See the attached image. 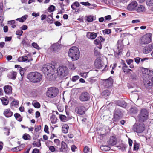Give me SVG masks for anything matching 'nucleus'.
Wrapping results in <instances>:
<instances>
[{
	"label": "nucleus",
	"instance_id": "obj_29",
	"mask_svg": "<svg viewBox=\"0 0 153 153\" xmlns=\"http://www.w3.org/2000/svg\"><path fill=\"white\" fill-rule=\"evenodd\" d=\"M69 126L67 124H65L63 126L62 128V131L64 133H67L68 132Z\"/></svg>",
	"mask_w": 153,
	"mask_h": 153
},
{
	"label": "nucleus",
	"instance_id": "obj_42",
	"mask_svg": "<svg viewBox=\"0 0 153 153\" xmlns=\"http://www.w3.org/2000/svg\"><path fill=\"white\" fill-rule=\"evenodd\" d=\"M139 144L138 143L135 142L134 145L133 151L137 150L139 148Z\"/></svg>",
	"mask_w": 153,
	"mask_h": 153
},
{
	"label": "nucleus",
	"instance_id": "obj_15",
	"mask_svg": "<svg viewBox=\"0 0 153 153\" xmlns=\"http://www.w3.org/2000/svg\"><path fill=\"white\" fill-rule=\"evenodd\" d=\"M4 89L6 94L10 95L11 94L12 92V87L9 85H6L4 87Z\"/></svg>",
	"mask_w": 153,
	"mask_h": 153
},
{
	"label": "nucleus",
	"instance_id": "obj_31",
	"mask_svg": "<svg viewBox=\"0 0 153 153\" xmlns=\"http://www.w3.org/2000/svg\"><path fill=\"white\" fill-rule=\"evenodd\" d=\"M34 147H39L41 146L40 139L37 140V141H34L33 143Z\"/></svg>",
	"mask_w": 153,
	"mask_h": 153
},
{
	"label": "nucleus",
	"instance_id": "obj_10",
	"mask_svg": "<svg viewBox=\"0 0 153 153\" xmlns=\"http://www.w3.org/2000/svg\"><path fill=\"white\" fill-rule=\"evenodd\" d=\"M153 49V45L151 44L147 45L144 47L142 51L144 54H147L150 53Z\"/></svg>",
	"mask_w": 153,
	"mask_h": 153
},
{
	"label": "nucleus",
	"instance_id": "obj_24",
	"mask_svg": "<svg viewBox=\"0 0 153 153\" xmlns=\"http://www.w3.org/2000/svg\"><path fill=\"white\" fill-rule=\"evenodd\" d=\"M117 105L125 108L126 106V103L123 100H118L116 102Z\"/></svg>",
	"mask_w": 153,
	"mask_h": 153
},
{
	"label": "nucleus",
	"instance_id": "obj_36",
	"mask_svg": "<svg viewBox=\"0 0 153 153\" xmlns=\"http://www.w3.org/2000/svg\"><path fill=\"white\" fill-rule=\"evenodd\" d=\"M51 122L53 124H55L57 122V118L55 116H52L50 117Z\"/></svg>",
	"mask_w": 153,
	"mask_h": 153
},
{
	"label": "nucleus",
	"instance_id": "obj_26",
	"mask_svg": "<svg viewBox=\"0 0 153 153\" xmlns=\"http://www.w3.org/2000/svg\"><path fill=\"white\" fill-rule=\"evenodd\" d=\"M25 146L24 144H22L17 147L14 148L12 149V150L13 151H18L22 150L23 147Z\"/></svg>",
	"mask_w": 153,
	"mask_h": 153
},
{
	"label": "nucleus",
	"instance_id": "obj_21",
	"mask_svg": "<svg viewBox=\"0 0 153 153\" xmlns=\"http://www.w3.org/2000/svg\"><path fill=\"white\" fill-rule=\"evenodd\" d=\"M30 57V56L29 55H27V56H22V57H20L19 58V59L20 60L21 59L22 62H25L28 61V62H29L31 61H32L33 59L32 58L29 59V57Z\"/></svg>",
	"mask_w": 153,
	"mask_h": 153
},
{
	"label": "nucleus",
	"instance_id": "obj_18",
	"mask_svg": "<svg viewBox=\"0 0 153 153\" xmlns=\"http://www.w3.org/2000/svg\"><path fill=\"white\" fill-rule=\"evenodd\" d=\"M86 36L88 38L93 39L97 36V34L94 32H88L87 33Z\"/></svg>",
	"mask_w": 153,
	"mask_h": 153
},
{
	"label": "nucleus",
	"instance_id": "obj_1",
	"mask_svg": "<svg viewBox=\"0 0 153 153\" xmlns=\"http://www.w3.org/2000/svg\"><path fill=\"white\" fill-rule=\"evenodd\" d=\"M27 77L31 82L36 83L41 82L42 77L41 74L36 71L30 72L28 74Z\"/></svg>",
	"mask_w": 153,
	"mask_h": 153
},
{
	"label": "nucleus",
	"instance_id": "obj_44",
	"mask_svg": "<svg viewBox=\"0 0 153 153\" xmlns=\"http://www.w3.org/2000/svg\"><path fill=\"white\" fill-rule=\"evenodd\" d=\"M53 17L51 15H49L47 17V21L48 22L51 23L53 22Z\"/></svg>",
	"mask_w": 153,
	"mask_h": 153
},
{
	"label": "nucleus",
	"instance_id": "obj_11",
	"mask_svg": "<svg viewBox=\"0 0 153 153\" xmlns=\"http://www.w3.org/2000/svg\"><path fill=\"white\" fill-rule=\"evenodd\" d=\"M75 110L77 114L80 115H83L85 113L86 109L84 106H79L76 107Z\"/></svg>",
	"mask_w": 153,
	"mask_h": 153
},
{
	"label": "nucleus",
	"instance_id": "obj_56",
	"mask_svg": "<svg viewBox=\"0 0 153 153\" xmlns=\"http://www.w3.org/2000/svg\"><path fill=\"white\" fill-rule=\"evenodd\" d=\"M18 104V102L16 101H13L11 103V106H16V105H17Z\"/></svg>",
	"mask_w": 153,
	"mask_h": 153
},
{
	"label": "nucleus",
	"instance_id": "obj_33",
	"mask_svg": "<svg viewBox=\"0 0 153 153\" xmlns=\"http://www.w3.org/2000/svg\"><path fill=\"white\" fill-rule=\"evenodd\" d=\"M30 44V42L27 39H24L22 41L21 44L23 45L28 46Z\"/></svg>",
	"mask_w": 153,
	"mask_h": 153
},
{
	"label": "nucleus",
	"instance_id": "obj_14",
	"mask_svg": "<svg viewBox=\"0 0 153 153\" xmlns=\"http://www.w3.org/2000/svg\"><path fill=\"white\" fill-rule=\"evenodd\" d=\"M113 83V80L112 78L110 77L108 79L105 80L104 86L105 88H108L112 86Z\"/></svg>",
	"mask_w": 153,
	"mask_h": 153
},
{
	"label": "nucleus",
	"instance_id": "obj_13",
	"mask_svg": "<svg viewBox=\"0 0 153 153\" xmlns=\"http://www.w3.org/2000/svg\"><path fill=\"white\" fill-rule=\"evenodd\" d=\"M103 63L100 59H97L95 61L94 65L96 68L101 69L103 66Z\"/></svg>",
	"mask_w": 153,
	"mask_h": 153
},
{
	"label": "nucleus",
	"instance_id": "obj_51",
	"mask_svg": "<svg viewBox=\"0 0 153 153\" xmlns=\"http://www.w3.org/2000/svg\"><path fill=\"white\" fill-rule=\"evenodd\" d=\"M68 67L69 68L72 70H74L75 69L74 64L71 62H70L68 64Z\"/></svg>",
	"mask_w": 153,
	"mask_h": 153
},
{
	"label": "nucleus",
	"instance_id": "obj_4",
	"mask_svg": "<svg viewBox=\"0 0 153 153\" xmlns=\"http://www.w3.org/2000/svg\"><path fill=\"white\" fill-rule=\"evenodd\" d=\"M58 89L54 87H52L48 88L46 92V95L50 98H53L57 96L58 94Z\"/></svg>",
	"mask_w": 153,
	"mask_h": 153
},
{
	"label": "nucleus",
	"instance_id": "obj_17",
	"mask_svg": "<svg viewBox=\"0 0 153 153\" xmlns=\"http://www.w3.org/2000/svg\"><path fill=\"white\" fill-rule=\"evenodd\" d=\"M123 46L122 45L118 44L117 48L116 51H114L115 55L116 56L119 55L122 51Z\"/></svg>",
	"mask_w": 153,
	"mask_h": 153
},
{
	"label": "nucleus",
	"instance_id": "obj_59",
	"mask_svg": "<svg viewBox=\"0 0 153 153\" xmlns=\"http://www.w3.org/2000/svg\"><path fill=\"white\" fill-rule=\"evenodd\" d=\"M49 150L52 152H54L55 151V149L54 146H51L49 148Z\"/></svg>",
	"mask_w": 153,
	"mask_h": 153
},
{
	"label": "nucleus",
	"instance_id": "obj_55",
	"mask_svg": "<svg viewBox=\"0 0 153 153\" xmlns=\"http://www.w3.org/2000/svg\"><path fill=\"white\" fill-rule=\"evenodd\" d=\"M4 129L5 130L4 133L7 136H8L10 133V129L4 128Z\"/></svg>",
	"mask_w": 153,
	"mask_h": 153
},
{
	"label": "nucleus",
	"instance_id": "obj_45",
	"mask_svg": "<svg viewBox=\"0 0 153 153\" xmlns=\"http://www.w3.org/2000/svg\"><path fill=\"white\" fill-rule=\"evenodd\" d=\"M146 3L147 6H152L153 4V0H146Z\"/></svg>",
	"mask_w": 153,
	"mask_h": 153
},
{
	"label": "nucleus",
	"instance_id": "obj_20",
	"mask_svg": "<svg viewBox=\"0 0 153 153\" xmlns=\"http://www.w3.org/2000/svg\"><path fill=\"white\" fill-rule=\"evenodd\" d=\"M117 143V139L115 136L110 137L108 142V143L112 146L115 145Z\"/></svg>",
	"mask_w": 153,
	"mask_h": 153
},
{
	"label": "nucleus",
	"instance_id": "obj_64",
	"mask_svg": "<svg viewBox=\"0 0 153 153\" xmlns=\"http://www.w3.org/2000/svg\"><path fill=\"white\" fill-rule=\"evenodd\" d=\"M28 28L27 26L26 25H23L21 27V29L22 30H25Z\"/></svg>",
	"mask_w": 153,
	"mask_h": 153
},
{
	"label": "nucleus",
	"instance_id": "obj_48",
	"mask_svg": "<svg viewBox=\"0 0 153 153\" xmlns=\"http://www.w3.org/2000/svg\"><path fill=\"white\" fill-rule=\"evenodd\" d=\"M33 105L36 108H39L40 107V105L39 102H33L32 103Z\"/></svg>",
	"mask_w": 153,
	"mask_h": 153
},
{
	"label": "nucleus",
	"instance_id": "obj_19",
	"mask_svg": "<svg viewBox=\"0 0 153 153\" xmlns=\"http://www.w3.org/2000/svg\"><path fill=\"white\" fill-rule=\"evenodd\" d=\"M4 114L6 117L8 118L11 117L13 115V113L11 111L10 109H7L5 110Z\"/></svg>",
	"mask_w": 153,
	"mask_h": 153
},
{
	"label": "nucleus",
	"instance_id": "obj_7",
	"mask_svg": "<svg viewBox=\"0 0 153 153\" xmlns=\"http://www.w3.org/2000/svg\"><path fill=\"white\" fill-rule=\"evenodd\" d=\"M148 116L149 112L146 109H141L138 116L139 121L144 122L147 119Z\"/></svg>",
	"mask_w": 153,
	"mask_h": 153
},
{
	"label": "nucleus",
	"instance_id": "obj_54",
	"mask_svg": "<svg viewBox=\"0 0 153 153\" xmlns=\"http://www.w3.org/2000/svg\"><path fill=\"white\" fill-rule=\"evenodd\" d=\"M103 94L105 95L108 96L110 94V92L108 90H105L103 91Z\"/></svg>",
	"mask_w": 153,
	"mask_h": 153
},
{
	"label": "nucleus",
	"instance_id": "obj_22",
	"mask_svg": "<svg viewBox=\"0 0 153 153\" xmlns=\"http://www.w3.org/2000/svg\"><path fill=\"white\" fill-rule=\"evenodd\" d=\"M16 75L17 73L16 72L13 71L9 73L8 76L9 79L14 80L16 78Z\"/></svg>",
	"mask_w": 153,
	"mask_h": 153
},
{
	"label": "nucleus",
	"instance_id": "obj_23",
	"mask_svg": "<svg viewBox=\"0 0 153 153\" xmlns=\"http://www.w3.org/2000/svg\"><path fill=\"white\" fill-rule=\"evenodd\" d=\"M146 10V8L144 6L140 5L138 6L136 9V11L138 13L143 12Z\"/></svg>",
	"mask_w": 153,
	"mask_h": 153
},
{
	"label": "nucleus",
	"instance_id": "obj_53",
	"mask_svg": "<svg viewBox=\"0 0 153 153\" xmlns=\"http://www.w3.org/2000/svg\"><path fill=\"white\" fill-rule=\"evenodd\" d=\"M32 46L35 48L39 50L40 49L38 44L36 43H33L32 44Z\"/></svg>",
	"mask_w": 153,
	"mask_h": 153
},
{
	"label": "nucleus",
	"instance_id": "obj_52",
	"mask_svg": "<svg viewBox=\"0 0 153 153\" xmlns=\"http://www.w3.org/2000/svg\"><path fill=\"white\" fill-rule=\"evenodd\" d=\"M103 32L104 34H108L111 33V30L109 29H105L103 31Z\"/></svg>",
	"mask_w": 153,
	"mask_h": 153
},
{
	"label": "nucleus",
	"instance_id": "obj_12",
	"mask_svg": "<svg viewBox=\"0 0 153 153\" xmlns=\"http://www.w3.org/2000/svg\"><path fill=\"white\" fill-rule=\"evenodd\" d=\"M137 5V3L136 1H133L128 5L127 6V9L130 11L136 10V7Z\"/></svg>",
	"mask_w": 153,
	"mask_h": 153
},
{
	"label": "nucleus",
	"instance_id": "obj_28",
	"mask_svg": "<svg viewBox=\"0 0 153 153\" xmlns=\"http://www.w3.org/2000/svg\"><path fill=\"white\" fill-rule=\"evenodd\" d=\"M28 16L27 15H25L20 18H17L16 20L19 21L21 22H24L27 18Z\"/></svg>",
	"mask_w": 153,
	"mask_h": 153
},
{
	"label": "nucleus",
	"instance_id": "obj_62",
	"mask_svg": "<svg viewBox=\"0 0 153 153\" xmlns=\"http://www.w3.org/2000/svg\"><path fill=\"white\" fill-rule=\"evenodd\" d=\"M80 4H81L85 6H90L91 5V4L88 2H81Z\"/></svg>",
	"mask_w": 153,
	"mask_h": 153
},
{
	"label": "nucleus",
	"instance_id": "obj_37",
	"mask_svg": "<svg viewBox=\"0 0 153 153\" xmlns=\"http://www.w3.org/2000/svg\"><path fill=\"white\" fill-rule=\"evenodd\" d=\"M22 138L25 140H30L31 137L29 134L25 133L23 135Z\"/></svg>",
	"mask_w": 153,
	"mask_h": 153
},
{
	"label": "nucleus",
	"instance_id": "obj_60",
	"mask_svg": "<svg viewBox=\"0 0 153 153\" xmlns=\"http://www.w3.org/2000/svg\"><path fill=\"white\" fill-rule=\"evenodd\" d=\"M90 149L88 146H85L84 149V152L85 153H88Z\"/></svg>",
	"mask_w": 153,
	"mask_h": 153
},
{
	"label": "nucleus",
	"instance_id": "obj_3",
	"mask_svg": "<svg viewBox=\"0 0 153 153\" xmlns=\"http://www.w3.org/2000/svg\"><path fill=\"white\" fill-rule=\"evenodd\" d=\"M55 70V66L50 64L44 65L42 69L45 76H48L50 75H53L54 74Z\"/></svg>",
	"mask_w": 153,
	"mask_h": 153
},
{
	"label": "nucleus",
	"instance_id": "obj_32",
	"mask_svg": "<svg viewBox=\"0 0 153 153\" xmlns=\"http://www.w3.org/2000/svg\"><path fill=\"white\" fill-rule=\"evenodd\" d=\"M14 116L17 121L19 122H21L22 121V117L18 113H15L14 114Z\"/></svg>",
	"mask_w": 153,
	"mask_h": 153
},
{
	"label": "nucleus",
	"instance_id": "obj_58",
	"mask_svg": "<svg viewBox=\"0 0 153 153\" xmlns=\"http://www.w3.org/2000/svg\"><path fill=\"white\" fill-rule=\"evenodd\" d=\"M124 68V67H122V69L125 73H128L130 71H131V70L130 69Z\"/></svg>",
	"mask_w": 153,
	"mask_h": 153
},
{
	"label": "nucleus",
	"instance_id": "obj_38",
	"mask_svg": "<svg viewBox=\"0 0 153 153\" xmlns=\"http://www.w3.org/2000/svg\"><path fill=\"white\" fill-rule=\"evenodd\" d=\"M138 111V110L136 107L131 108L130 110V112L133 114L137 113Z\"/></svg>",
	"mask_w": 153,
	"mask_h": 153
},
{
	"label": "nucleus",
	"instance_id": "obj_61",
	"mask_svg": "<svg viewBox=\"0 0 153 153\" xmlns=\"http://www.w3.org/2000/svg\"><path fill=\"white\" fill-rule=\"evenodd\" d=\"M44 131L47 133H48V126L45 125V126L44 129Z\"/></svg>",
	"mask_w": 153,
	"mask_h": 153
},
{
	"label": "nucleus",
	"instance_id": "obj_49",
	"mask_svg": "<svg viewBox=\"0 0 153 153\" xmlns=\"http://www.w3.org/2000/svg\"><path fill=\"white\" fill-rule=\"evenodd\" d=\"M79 78V76H75L72 77L71 80L73 82H75L78 80Z\"/></svg>",
	"mask_w": 153,
	"mask_h": 153
},
{
	"label": "nucleus",
	"instance_id": "obj_43",
	"mask_svg": "<svg viewBox=\"0 0 153 153\" xmlns=\"http://www.w3.org/2000/svg\"><path fill=\"white\" fill-rule=\"evenodd\" d=\"M88 72H82L80 73V75L81 76L86 78L88 76Z\"/></svg>",
	"mask_w": 153,
	"mask_h": 153
},
{
	"label": "nucleus",
	"instance_id": "obj_35",
	"mask_svg": "<svg viewBox=\"0 0 153 153\" xmlns=\"http://www.w3.org/2000/svg\"><path fill=\"white\" fill-rule=\"evenodd\" d=\"M101 149L104 151H107L110 149V147L107 146H102L100 147Z\"/></svg>",
	"mask_w": 153,
	"mask_h": 153
},
{
	"label": "nucleus",
	"instance_id": "obj_25",
	"mask_svg": "<svg viewBox=\"0 0 153 153\" xmlns=\"http://www.w3.org/2000/svg\"><path fill=\"white\" fill-rule=\"evenodd\" d=\"M67 148V146L64 142L62 141L61 142V147L60 149V151L63 152Z\"/></svg>",
	"mask_w": 153,
	"mask_h": 153
},
{
	"label": "nucleus",
	"instance_id": "obj_8",
	"mask_svg": "<svg viewBox=\"0 0 153 153\" xmlns=\"http://www.w3.org/2000/svg\"><path fill=\"white\" fill-rule=\"evenodd\" d=\"M145 126L143 123L135 124L133 126V129L134 132L137 133H141L143 131Z\"/></svg>",
	"mask_w": 153,
	"mask_h": 153
},
{
	"label": "nucleus",
	"instance_id": "obj_16",
	"mask_svg": "<svg viewBox=\"0 0 153 153\" xmlns=\"http://www.w3.org/2000/svg\"><path fill=\"white\" fill-rule=\"evenodd\" d=\"M104 38L102 36H100L98 37L96 39L94 40V43L96 45H100L101 42H102L105 41Z\"/></svg>",
	"mask_w": 153,
	"mask_h": 153
},
{
	"label": "nucleus",
	"instance_id": "obj_9",
	"mask_svg": "<svg viewBox=\"0 0 153 153\" xmlns=\"http://www.w3.org/2000/svg\"><path fill=\"white\" fill-rule=\"evenodd\" d=\"M90 98L89 94L87 92H82L80 94L79 99L82 102H85L88 100Z\"/></svg>",
	"mask_w": 153,
	"mask_h": 153
},
{
	"label": "nucleus",
	"instance_id": "obj_39",
	"mask_svg": "<svg viewBox=\"0 0 153 153\" xmlns=\"http://www.w3.org/2000/svg\"><path fill=\"white\" fill-rule=\"evenodd\" d=\"M58 45V43H55L52 45L51 47V49L54 51H56L59 48Z\"/></svg>",
	"mask_w": 153,
	"mask_h": 153
},
{
	"label": "nucleus",
	"instance_id": "obj_27",
	"mask_svg": "<svg viewBox=\"0 0 153 153\" xmlns=\"http://www.w3.org/2000/svg\"><path fill=\"white\" fill-rule=\"evenodd\" d=\"M85 19L88 22H92L95 20L94 17L92 16L89 15L85 17Z\"/></svg>",
	"mask_w": 153,
	"mask_h": 153
},
{
	"label": "nucleus",
	"instance_id": "obj_2",
	"mask_svg": "<svg viewBox=\"0 0 153 153\" xmlns=\"http://www.w3.org/2000/svg\"><path fill=\"white\" fill-rule=\"evenodd\" d=\"M79 54L80 52L78 48L76 46H73L69 50L68 56L71 58L72 61H75L79 59Z\"/></svg>",
	"mask_w": 153,
	"mask_h": 153
},
{
	"label": "nucleus",
	"instance_id": "obj_46",
	"mask_svg": "<svg viewBox=\"0 0 153 153\" xmlns=\"http://www.w3.org/2000/svg\"><path fill=\"white\" fill-rule=\"evenodd\" d=\"M55 7L53 5H51L48 8L49 12H52L54 10Z\"/></svg>",
	"mask_w": 153,
	"mask_h": 153
},
{
	"label": "nucleus",
	"instance_id": "obj_34",
	"mask_svg": "<svg viewBox=\"0 0 153 153\" xmlns=\"http://www.w3.org/2000/svg\"><path fill=\"white\" fill-rule=\"evenodd\" d=\"M121 116L119 115L114 114V117L113 119V121L114 122H117L120 119Z\"/></svg>",
	"mask_w": 153,
	"mask_h": 153
},
{
	"label": "nucleus",
	"instance_id": "obj_63",
	"mask_svg": "<svg viewBox=\"0 0 153 153\" xmlns=\"http://www.w3.org/2000/svg\"><path fill=\"white\" fill-rule=\"evenodd\" d=\"M54 142L56 143V144L58 146L60 145V141L58 139H55L54 140Z\"/></svg>",
	"mask_w": 153,
	"mask_h": 153
},
{
	"label": "nucleus",
	"instance_id": "obj_40",
	"mask_svg": "<svg viewBox=\"0 0 153 153\" xmlns=\"http://www.w3.org/2000/svg\"><path fill=\"white\" fill-rule=\"evenodd\" d=\"M114 114H118L121 116V114H122V110L119 108H116Z\"/></svg>",
	"mask_w": 153,
	"mask_h": 153
},
{
	"label": "nucleus",
	"instance_id": "obj_57",
	"mask_svg": "<svg viewBox=\"0 0 153 153\" xmlns=\"http://www.w3.org/2000/svg\"><path fill=\"white\" fill-rule=\"evenodd\" d=\"M23 33V32L22 30H19L16 32V35H19L20 36L22 35Z\"/></svg>",
	"mask_w": 153,
	"mask_h": 153
},
{
	"label": "nucleus",
	"instance_id": "obj_5",
	"mask_svg": "<svg viewBox=\"0 0 153 153\" xmlns=\"http://www.w3.org/2000/svg\"><path fill=\"white\" fill-rule=\"evenodd\" d=\"M57 71L58 75L62 78L66 76L69 73L68 69L65 66L59 67Z\"/></svg>",
	"mask_w": 153,
	"mask_h": 153
},
{
	"label": "nucleus",
	"instance_id": "obj_41",
	"mask_svg": "<svg viewBox=\"0 0 153 153\" xmlns=\"http://www.w3.org/2000/svg\"><path fill=\"white\" fill-rule=\"evenodd\" d=\"M59 118L61 121L65 122L66 121V117L63 115H60L59 116Z\"/></svg>",
	"mask_w": 153,
	"mask_h": 153
},
{
	"label": "nucleus",
	"instance_id": "obj_47",
	"mask_svg": "<svg viewBox=\"0 0 153 153\" xmlns=\"http://www.w3.org/2000/svg\"><path fill=\"white\" fill-rule=\"evenodd\" d=\"M41 127L40 125L36 126L35 127V131L36 132H39L41 130Z\"/></svg>",
	"mask_w": 153,
	"mask_h": 153
},
{
	"label": "nucleus",
	"instance_id": "obj_6",
	"mask_svg": "<svg viewBox=\"0 0 153 153\" xmlns=\"http://www.w3.org/2000/svg\"><path fill=\"white\" fill-rule=\"evenodd\" d=\"M152 34L148 33L143 36L140 40V43L141 45H146L151 42Z\"/></svg>",
	"mask_w": 153,
	"mask_h": 153
},
{
	"label": "nucleus",
	"instance_id": "obj_50",
	"mask_svg": "<svg viewBox=\"0 0 153 153\" xmlns=\"http://www.w3.org/2000/svg\"><path fill=\"white\" fill-rule=\"evenodd\" d=\"M19 70L20 72V74H21L22 77L24 75L25 72V70L23 68H20V69H19Z\"/></svg>",
	"mask_w": 153,
	"mask_h": 153
},
{
	"label": "nucleus",
	"instance_id": "obj_30",
	"mask_svg": "<svg viewBox=\"0 0 153 153\" xmlns=\"http://www.w3.org/2000/svg\"><path fill=\"white\" fill-rule=\"evenodd\" d=\"M1 100L2 104L5 106L7 105L9 103V101L4 97H3L0 98Z\"/></svg>",
	"mask_w": 153,
	"mask_h": 153
}]
</instances>
